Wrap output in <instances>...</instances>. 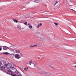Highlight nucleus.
Returning <instances> with one entry per match:
<instances>
[{
    "label": "nucleus",
    "instance_id": "nucleus-1",
    "mask_svg": "<svg viewBox=\"0 0 76 76\" xmlns=\"http://www.w3.org/2000/svg\"><path fill=\"white\" fill-rule=\"evenodd\" d=\"M4 65L5 66V67H6L7 69H10L11 66L12 64L9 63V62L7 61H6L4 62Z\"/></svg>",
    "mask_w": 76,
    "mask_h": 76
},
{
    "label": "nucleus",
    "instance_id": "nucleus-2",
    "mask_svg": "<svg viewBox=\"0 0 76 76\" xmlns=\"http://www.w3.org/2000/svg\"><path fill=\"white\" fill-rule=\"evenodd\" d=\"M8 72H7V74L8 75H12V76H17V75L14 74L12 72V71L10 70H7Z\"/></svg>",
    "mask_w": 76,
    "mask_h": 76
},
{
    "label": "nucleus",
    "instance_id": "nucleus-3",
    "mask_svg": "<svg viewBox=\"0 0 76 76\" xmlns=\"http://www.w3.org/2000/svg\"><path fill=\"white\" fill-rule=\"evenodd\" d=\"M15 51L16 53H17V54L20 53V54L19 55L20 56H22V55L21 53H20V51L18 50H15Z\"/></svg>",
    "mask_w": 76,
    "mask_h": 76
},
{
    "label": "nucleus",
    "instance_id": "nucleus-4",
    "mask_svg": "<svg viewBox=\"0 0 76 76\" xmlns=\"http://www.w3.org/2000/svg\"><path fill=\"white\" fill-rule=\"evenodd\" d=\"M10 69H11V70H14L15 69H16V67L15 66V65L12 64Z\"/></svg>",
    "mask_w": 76,
    "mask_h": 76
},
{
    "label": "nucleus",
    "instance_id": "nucleus-5",
    "mask_svg": "<svg viewBox=\"0 0 76 76\" xmlns=\"http://www.w3.org/2000/svg\"><path fill=\"white\" fill-rule=\"evenodd\" d=\"M45 76H51V74L49 72H45Z\"/></svg>",
    "mask_w": 76,
    "mask_h": 76
},
{
    "label": "nucleus",
    "instance_id": "nucleus-6",
    "mask_svg": "<svg viewBox=\"0 0 76 76\" xmlns=\"http://www.w3.org/2000/svg\"><path fill=\"white\" fill-rule=\"evenodd\" d=\"M15 56L16 58H17L18 59H19V58H20V56L18 54H16Z\"/></svg>",
    "mask_w": 76,
    "mask_h": 76
},
{
    "label": "nucleus",
    "instance_id": "nucleus-7",
    "mask_svg": "<svg viewBox=\"0 0 76 76\" xmlns=\"http://www.w3.org/2000/svg\"><path fill=\"white\" fill-rule=\"evenodd\" d=\"M17 28L18 29H19L20 30H22V28H21V27L20 26H19V25H18V26H17Z\"/></svg>",
    "mask_w": 76,
    "mask_h": 76
},
{
    "label": "nucleus",
    "instance_id": "nucleus-8",
    "mask_svg": "<svg viewBox=\"0 0 76 76\" xmlns=\"http://www.w3.org/2000/svg\"><path fill=\"white\" fill-rule=\"evenodd\" d=\"M28 28H30V29H32V25H31V24L28 23Z\"/></svg>",
    "mask_w": 76,
    "mask_h": 76
},
{
    "label": "nucleus",
    "instance_id": "nucleus-9",
    "mask_svg": "<svg viewBox=\"0 0 76 76\" xmlns=\"http://www.w3.org/2000/svg\"><path fill=\"white\" fill-rule=\"evenodd\" d=\"M42 24L40 23V24H39L37 26V28H39V27L42 26Z\"/></svg>",
    "mask_w": 76,
    "mask_h": 76
},
{
    "label": "nucleus",
    "instance_id": "nucleus-10",
    "mask_svg": "<svg viewBox=\"0 0 76 76\" xmlns=\"http://www.w3.org/2000/svg\"><path fill=\"white\" fill-rule=\"evenodd\" d=\"M1 70H4L6 69V67H5V66L4 65V66H1Z\"/></svg>",
    "mask_w": 76,
    "mask_h": 76
},
{
    "label": "nucleus",
    "instance_id": "nucleus-11",
    "mask_svg": "<svg viewBox=\"0 0 76 76\" xmlns=\"http://www.w3.org/2000/svg\"><path fill=\"white\" fill-rule=\"evenodd\" d=\"M8 48V47L6 46H3V49L4 50H7V49Z\"/></svg>",
    "mask_w": 76,
    "mask_h": 76
},
{
    "label": "nucleus",
    "instance_id": "nucleus-12",
    "mask_svg": "<svg viewBox=\"0 0 76 76\" xmlns=\"http://www.w3.org/2000/svg\"><path fill=\"white\" fill-rule=\"evenodd\" d=\"M45 72L44 71H41L40 72H39V73H40V74H42V75H45Z\"/></svg>",
    "mask_w": 76,
    "mask_h": 76
},
{
    "label": "nucleus",
    "instance_id": "nucleus-13",
    "mask_svg": "<svg viewBox=\"0 0 76 76\" xmlns=\"http://www.w3.org/2000/svg\"><path fill=\"white\" fill-rule=\"evenodd\" d=\"M72 67H76V63H73L72 65Z\"/></svg>",
    "mask_w": 76,
    "mask_h": 76
},
{
    "label": "nucleus",
    "instance_id": "nucleus-14",
    "mask_svg": "<svg viewBox=\"0 0 76 76\" xmlns=\"http://www.w3.org/2000/svg\"><path fill=\"white\" fill-rule=\"evenodd\" d=\"M2 54H4L5 55H8V54H10V53L8 52H3L2 53Z\"/></svg>",
    "mask_w": 76,
    "mask_h": 76
},
{
    "label": "nucleus",
    "instance_id": "nucleus-15",
    "mask_svg": "<svg viewBox=\"0 0 76 76\" xmlns=\"http://www.w3.org/2000/svg\"><path fill=\"white\" fill-rule=\"evenodd\" d=\"M38 39L39 40H40V41H43V40H44V38L38 37Z\"/></svg>",
    "mask_w": 76,
    "mask_h": 76
},
{
    "label": "nucleus",
    "instance_id": "nucleus-16",
    "mask_svg": "<svg viewBox=\"0 0 76 76\" xmlns=\"http://www.w3.org/2000/svg\"><path fill=\"white\" fill-rule=\"evenodd\" d=\"M16 74L17 75H19L20 74V72H19L18 71H16L15 72Z\"/></svg>",
    "mask_w": 76,
    "mask_h": 76
},
{
    "label": "nucleus",
    "instance_id": "nucleus-17",
    "mask_svg": "<svg viewBox=\"0 0 76 76\" xmlns=\"http://www.w3.org/2000/svg\"><path fill=\"white\" fill-rule=\"evenodd\" d=\"M37 69H39V70H42V69H43V68L40 67H37Z\"/></svg>",
    "mask_w": 76,
    "mask_h": 76
},
{
    "label": "nucleus",
    "instance_id": "nucleus-18",
    "mask_svg": "<svg viewBox=\"0 0 76 76\" xmlns=\"http://www.w3.org/2000/svg\"><path fill=\"white\" fill-rule=\"evenodd\" d=\"M13 20L14 22H16V23H18V21L16 19H13Z\"/></svg>",
    "mask_w": 76,
    "mask_h": 76
},
{
    "label": "nucleus",
    "instance_id": "nucleus-19",
    "mask_svg": "<svg viewBox=\"0 0 76 76\" xmlns=\"http://www.w3.org/2000/svg\"><path fill=\"white\" fill-rule=\"evenodd\" d=\"M30 65H31V67H33L34 66H35L34 65V64L33 63H31V64H30Z\"/></svg>",
    "mask_w": 76,
    "mask_h": 76
},
{
    "label": "nucleus",
    "instance_id": "nucleus-20",
    "mask_svg": "<svg viewBox=\"0 0 76 76\" xmlns=\"http://www.w3.org/2000/svg\"><path fill=\"white\" fill-rule=\"evenodd\" d=\"M54 24L56 25V26H57L58 25V23H54Z\"/></svg>",
    "mask_w": 76,
    "mask_h": 76
},
{
    "label": "nucleus",
    "instance_id": "nucleus-21",
    "mask_svg": "<svg viewBox=\"0 0 76 76\" xmlns=\"http://www.w3.org/2000/svg\"><path fill=\"white\" fill-rule=\"evenodd\" d=\"M28 68L27 67H26L24 69V70H25L26 71H27V70H28Z\"/></svg>",
    "mask_w": 76,
    "mask_h": 76
},
{
    "label": "nucleus",
    "instance_id": "nucleus-22",
    "mask_svg": "<svg viewBox=\"0 0 76 76\" xmlns=\"http://www.w3.org/2000/svg\"><path fill=\"white\" fill-rule=\"evenodd\" d=\"M38 64V62H36L35 64H34V66H37Z\"/></svg>",
    "mask_w": 76,
    "mask_h": 76
},
{
    "label": "nucleus",
    "instance_id": "nucleus-23",
    "mask_svg": "<svg viewBox=\"0 0 76 76\" xmlns=\"http://www.w3.org/2000/svg\"><path fill=\"white\" fill-rule=\"evenodd\" d=\"M37 46H38V45H33L34 47H37Z\"/></svg>",
    "mask_w": 76,
    "mask_h": 76
},
{
    "label": "nucleus",
    "instance_id": "nucleus-24",
    "mask_svg": "<svg viewBox=\"0 0 76 76\" xmlns=\"http://www.w3.org/2000/svg\"><path fill=\"white\" fill-rule=\"evenodd\" d=\"M33 47H34V45H31L30 46V48H33Z\"/></svg>",
    "mask_w": 76,
    "mask_h": 76
},
{
    "label": "nucleus",
    "instance_id": "nucleus-25",
    "mask_svg": "<svg viewBox=\"0 0 76 76\" xmlns=\"http://www.w3.org/2000/svg\"><path fill=\"white\" fill-rule=\"evenodd\" d=\"M2 64V63L1 62V61H0V66H1Z\"/></svg>",
    "mask_w": 76,
    "mask_h": 76
},
{
    "label": "nucleus",
    "instance_id": "nucleus-26",
    "mask_svg": "<svg viewBox=\"0 0 76 76\" xmlns=\"http://www.w3.org/2000/svg\"><path fill=\"white\" fill-rule=\"evenodd\" d=\"M24 24V25H27V22H25Z\"/></svg>",
    "mask_w": 76,
    "mask_h": 76
},
{
    "label": "nucleus",
    "instance_id": "nucleus-27",
    "mask_svg": "<svg viewBox=\"0 0 76 76\" xmlns=\"http://www.w3.org/2000/svg\"><path fill=\"white\" fill-rule=\"evenodd\" d=\"M30 63H31V61H29L28 63V64H31Z\"/></svg>",
    "mask_w": 76,
    "mask_h": 76
},
{
    "label": "nucleus",
    "instance_id": "nucleus-28",
    "mask_svg": "<svg viewBox=\"0 0 76 76\" xmlns=\"http://www.w3.org/2000/svg\"><path fill=\"white\" fill-rule=\"evenodd\" d=\"M58 2H57V1H56V2L54 4V6H55V5H56V4H57V3H58Z\"/></svg>",
    "mask_w": 76,
    "mask_h": 76
},
{
    "label": "nucleus",
    "instance_id": "nucleus-29",
    "mask_svg": "<svg viewBox=\"0 0 76 76\" xmlns=\"http://www.w3.org/2000/svg\"><path fill=\"white\" fill-rule=\"evenodd\" d=\"M71 10H73V11H74V12H75V10L72 9H71Z\"/></svg>",
    "mask_w": 76,
    "mask_h": 76
},
{
    "label": "nucleus",
    "instance_id": "nucleus-30",
    "mask_svg": "<svg viewBox=\"0 0 76 76\" xmlns=\"http://www.w3.org/2000/svg\"><path fill=\"white\" fill-rule=\"evenodd\" d=\"M11 56H14V54H10Z\"/></svg>",
    "mask_w": 76,
    "mask_h": 76
},
{
    "label": "nucleus",
    "instance_id": "nucleus-31",
    "mask_svg": "<svg viewBox=\"0 0 76 76\" xmlns=\"http://www.w3.org/2000/svg\"><path fill=\"white\" fill-rule=\"evenodd\" d=\"M40 32H36V34H40Z\"/></svg>",
    "mask_w": 76,
    "mask_h": 76
},
{
    "label": "nucleus",
    "instance_id": "nucleus-32",
    "mask_svg": "<svg viewBox=\"0 0 76 76\" xmlns=\"http://www.w3.org/2000/svg\"><path fill=\"white\" fill-rule=\"evenodd\" d=\"M50 67H51V68H52V69H53V67L52 66H50Z\"/></svg>",
    "mask_w": 76,
    "mask_h": 76
},
{
    "label": "nucleus",
    "instance_id": "nucleus-33",
    "mask_svg": "<svg viewBox=\"0 0 76 76\" xmlns=\"http://www.w3.org/2000/svg\"><path fill=\"white\" fill-rule=\"evenodd\" d=\"M2 50V49L1 48H0V51H1Z\"/></svg>",
    "mask_w": 76,
    "mask_h": 76
},
{
    "label": "nucleus",
    "instance_id": "nucleus-34",
    "mask_svg": "<svg viewBox=\"0 0 76 76\" xmlns=\"http://www.w3.org/2000/svg\"><path fill=\"white\" fill-rule=\"evenodd\" d=\"M75 40H76V39H75Z\"/></svg>",
    "mask_w": 76,
    "mask_h": 76
},
{
    "label": "nucleus",
    "instance_id": "nucleus-35",
    "mask_svg": "<svg viewBox=\"0 0 76 76\" xmlns=\"http://www.w3.org/2000/svg\"><path fill=\"white\" fill-rule=\"evenodd\" d=\"M22 29H23V28H22Z\"/></svg>",
    "mask_w": 76,
    "mask_h": 76
},
{
    "label": "nucleus",
    "instance_id": "nucleus-36",
    "mask_svg": "<svg viewBox=\"0 0 76 76\" xmlns=\"http://www.w3.org/2000/svg\"><path fill=\"white\" fill-rule=\"evenodd\" d=\"M1 1H0V2Z\"/></svg>",
    "mask_w": 76,
    "mask_h": 76
},
{
    "label": "nucleus",
    "instance_id": "nucleus-37",
    "mask_svg": "<svg viewBox=\"0 0 76 76\" xmlns=\"http://www.w3.org/2000/svg\"><path fill=\"white\" fill-rule=\"evenodd\" d=\"M75 68L76 69V67Z\"/></svg>",
    "mask_w": 76,
    "mask_h": 76
}]
</instances>
